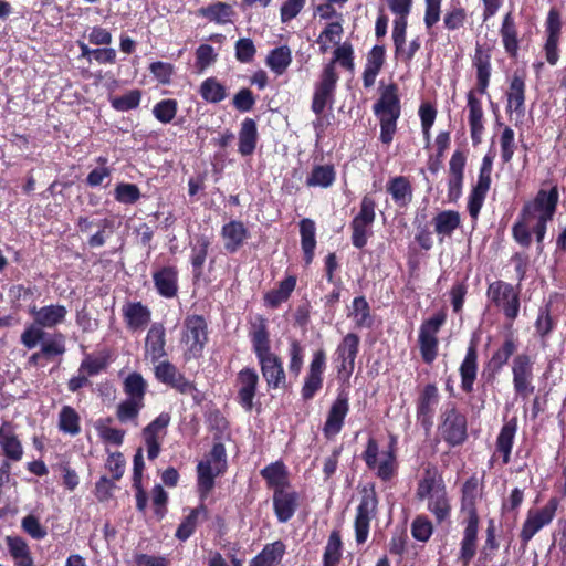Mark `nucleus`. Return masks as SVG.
<instances>
[{
  "instance_id": "obj_1",
  "label": "nucleus",
  "mask_w": 566,
  "mask_h": 566,
  "mask_svg": "<svg viewBox=\"0 0 566 566\" xmlns=\"http://www.w3.org/2000/svg\"><path fill=\"white\" fill-rule=\"evenodd\" d=\"M559 193L557 186L541 188L535 198L527 201L512 228L514 240L522 247L528 248L532 243V233L535 234L537 249L543 250V240L547 222L556 212Z\"/></svg>"
},
{
  "instance_id": "obj_2",
  "label": "nucleus",
  "mask_w": 566,
  "mask_h": 566,
  "mask_svg": "<svg viewBox=\"0 0 566 566\" xmlns=\"http://www.w3.org/2000/svg\"><path fill=\"white\" fill-rule=\"evenodd\" d=\"M250 335L253 352L259 360L262 376L268 386L273 389L284 388L286 377L282 361L276 354L271 352L270 336L262 319L253 325Z\"/></svg>"
},
{
  "instance_id": "obj_3",
  "label": "nucleus",
  "mask_w": 566,
  "mask_h": 566,
  "mask_svg": "<svg viewBox=\"0 0 566 566\" xmlns=\"http://www.w3.org/2000/svg\"><path fill=\"white\" fill-rule=\"evenodd\" d=\"M227 467L226 448L222 443L213 444L211 451L198 463V489L202 495H207L214 485V479Z\"/></svg>"
},
{
  "instance_id": "obj_4",
  "label": "nucleus",
  "mask_w": 566,
  "mask_h": 566,
  "mask_svg": "<svg viewBox=\"0 0 566 566\" xmlns=\"http://www.w3.org/2000/svg\"><path fill=\"white\" fill-rule=\"evenodd\" d=\"M446 319L447 314L440 311L420 325L418 343L421 357L427 364H431L438 355L439 342L437 335Z\"/></svg>"
},
{
  "instance_id": "obj_5",
  "label": "nucleus",
  "mask_w": 566,
  "mask_h": 566,
  "mask_svg": "<svg viewBox=\"0 0 566 566\" xmlns=\"http://www.w3.org/2000/svg\"><path fill=\"white\" fill-rule=\"evenodd\" d=\"M376 201L370 195L363 197L360 210L354 217L350 223L352 242L360 249L367 244L368 238L371 235V226L376 218Z\"/></svg>"
},
{
  "instance_id": "obj_6",
  "label": "nucleus",
  "mask_w": 566,
  "mask_h": 566,
  "mask_svg": "<svg viewBox=\"0 0 566 566\" xmlns=\"http://www.w3.org/2000/svg\"><path fill=\"white\" fill-rule=\"evenodd\" d=\"M558 504V499L552 497L544 506L528 510L520 533L523 544L526 545L543 527L554 520Z\"/></svg>"
},
{
  "instance_id": "obj_7",
  "label": "nucleus",
  "mask_w": 566,
  "mask_h": 566,
  "mask_svg": "<svg viewBox=\"0 0 566 566\" xmlns=\"http://www.w3.org/2000/svg\"><path fill=\"white\" fill-rule=\"evenodd\" d=\"M367 467L375 471L376 475L384 481L390 480L396 472V459L392 450L379 451L378 443L370 438L363 454Z\"/></svg>"
},
{
  "instance_id": "obj_8",
  "label": "nucleus",
  "mask_w": 566,
  "mask_h": 566,
  "mask_svg": "<svg viewBox=\"0 0 566 566\" xmlns=\"http://www.w3.org/2000/svg\"><path fill=\"white\" fill-rule=\"evenodd\" d=\"M337 81L338 75L335 67L333 63H328L323 69L319 81L315 84L314 88L312 111L316 115H321L326 106L333 104Z\"/></svg>"
},
{
  "instance_id": "obj_9",
  "label": "nucleus",
  "mask_w": 566,
  "mask_h": 566,
  "mask_svg": "<svg viewBox=\"0 0 566 566\" xmlns=\"http://www.w3.org/2000/svg\"><path fill=\"white\" fill-rule=\"evenodd\" d=\"M533 367L534 361L526 354L516 355L512 361L514 390L522 399H528L535 390Z\"/></svg>"
},
{
  "instance_id": "obj_10",
  "label": "nucleus",
  "mask_w": 566,
  "mask_h": 566,
  "mask_svg": "<svg viewBox=\"0 0 566 566\" xmlns=\"http://www.w3.org/2000/svg\"><path fill=\"white\" fill-rule=\"evenodd\" d=\"M488 297L504 312L509 319L513 321L517 317L520 298L512 285L503 281L493 282L489 285Z\"/></svg>"
},
{
  "instance_id": "obj_11",
  "label": "nucleus",
  "mask_w": 566,
  "mask_h": 566,
  "mask_svg": "<svg viewBox=\"0 0 566 566\" xmlns=\"http://www.w3.org/2000/svg\"><path fill=\"white\" fill-rule=\"evenodd\" d=\"M207 342V325L199 315H192L185 321L182 343L186 345L187 358L198 357Z\"/></svg>"
},
{
  "instance_id": "obj_12",
  "label": "nucleus",
  "mask_w": 566,
  "mask_h": 566,
  "mask_svg": "<svg viewBox=\"0 0 566 566\" xmlns=\"http://www.w3.org/2000/svg\"><path fill=\"white\" fill-rule=\"evenodd\" d=\"M562 18L560 13L556 9H551L545 22V44L544 53L546 61L551 65H555L559 59V41L562 36Z\"/></svg>"
},
{
  "instance_id": "obj_13",
  "label": "nucleus",
  "mask_w": 566,
  "mask_h": 566,
  "mask_svg": "<svg viewBox=\"0 0 566 566\" xmlns=\"http://www.w3.org/2000/svg\"><path fill=\"white\" fill-rule=\"evenodd\" d=\"M169 423V413L163 412L144 428L143 439L146 446L148 459L154 460L158 457L161 441L167 433V427Z\"/></svg>"
},
{
  "instance_id": "obj_14",
  "label": "nucleus",
  "mask_w": 566,
  "mask_h": 566,
  "mask_svg": "<svg viewBox=\"0 0 566 566\" xmlns=\"http://www.w3.org/2000/svg\"><path fill=\"white\" fill-rule=\"evenodd\" d=\"M443 439L452 446L462 443L467 438V420L454 408L447 410L440 427Z\"/></svg>"
},
{
  "instance_id": "obj_15",
  "label": "nucleus",
  "mask_w": 566,
  "mask_h": 566,
  "mask_svg": "<svg viewBox=\"0 0 566 566\" xmlns=\"http://www.w3.org/2000/svg\"><path fill=\"white\" fill-rule=\"evenodd\" d=\"M326 366V356L323 350L314 353L308 367L307 375L302 387V396L304 399H311L322 388L323 373Z\"/></svg>"
},
{
  "instance_id": "obj_16",
  "label": "nucleus",
  "mask_w": 566,
  "mask_h": 566,
  "mask_svg": "<svg viewBox=\"0 0 566 566\" xmlns=\"http://www.w3.org/2000/svg\"><path fill=\"white\" fill-rule=\"evenodd\" d=\"M0 450L10 461L19 462L23 458V446L17 433L15 424L8 420L0 426Z\"/></svg>"
},
{
  "instance_id": "obj_17",
  "label": "nucleus",
  "mask_w": 566,
  "mask_h": 566,
  "mask_svg": "<svg viewBox=\"0 0 566 566\" xmlns=\"http://www.w3.org/2000/svg\"><path fill=\"white\" fill-rule=\"evenodd\" d=\"M359 337L354 334H347L336 349L337 360L339 361L338 374L348 378L355 367V359L358 353Z\"/></svg>"
},
{
  "instance_id": "obj_18",
  "label": "nucleus",
  "mask_w": 566,
  "mask_h": 566,
  "mask_svg": "<svg viewBox=\"0 0 566 566\" xmlns=\"http://www.w3.org/2000/svg\"><path fill=\"white\" fill-rule=\"evenodd\" d=\"M259 384L258 373L253 368H243L237 377L238 400L248 411L253 408V399Z\"/></svg>"
},
{
  "instance_id": "obj_19",
  "label": "nucleus",
  "mask_w": 566,
  "mask_h": 566,
  "mask_svg": "<svg viewBox=\"0 0 566 566\" xmlns=\"http://www.w3.org/2000/svg\"><path fill=\"white\" fill-rule=\"evenodd\" d=\"M481 497V488L475 476L468 479L462 486L461 513L463 522L479 523L476 503Z\"/></svg>"
},
{
  "instance_id": "obj_20",
  "label": "nucleus",
  "mask_w": 566,
  "mask_h": 566,
  "mask_svg": "<svg viewBox=\"0 0 566 566\" xmlns=\"http://www.w3.org/2000/svg\"><path fill=\"white\" fill-rule=\"evenodd\" d=\"M376 505V496L373 493H369L363 496L361 502L357 507V515L355 518V535L358 544H363L368 537L369 522L374 516Z\"/></svg>"
},
{
  "instance_id": "obj_21",
  "label": "nucleus",
  "mask_w": 566,
  "mask_h": 566,
  "mask_svg": "<svg viewBox=\"0 0 566 566\" xmlns=\"http://www.w3.org/2000/svg\"><path fill=\"white\" fill-rule=\"evenodd\" d=\"M468 120L473 144H480L484 130V113L481 99L476 96L475 91H470L467 95Z\"/></svg>"
},
{
  "instance_id": "obj_22",
  "label": "nucleus",
  "mask_w": 566,
  "mask_h": 566,
  "mask_svg": "<svg viewBox=\"0 0 566 566\" xmlns=\"http://www.w3.org/2000/svg\"><path fill=\"white\" fill-rule=\"evenodd\" d=\"M348 397L345 394H339L327 415V419L323 428L325 437H335L342 430L344 419L348 413Z\"/></svg>"
},
{
  "instance_id": "obj_23",
  "label": "nucleus",
  "mask_w": 566,
  "mask_h": 566,
  "mask_svg": "<svg viewBox=\"0 0 566 566\" xmlns=\"http://www.w3.org/2000/svg\"><path fill=\"white\" fill-rule=\"evenodd\" d=\"M30 313L39 326L52 328L65 319L67 310L63 305H48L40 308L33 306Z\"/></svg>"
},
{
  "instance_id": "obj_24",
  "label": "nucleus",
  "mask_w": 566,
  "mask_h": 566,
  "mask_svg": "<svg viewBox=\"0 0 566 566\" xmlns=\"http://www.w3.org/2000/svg\"><path fill=\"white\" fill-rule=\"evenodd\" d=\"M374 111L377 116H400V101L396 84H390L382 88L380 98L374 105Z\"/></svg>"
},
{
  "instance_id": "obj_25",
  "label": "nucleus",
  "mask_w": 566,
  "mask_h": 566,
  "mask_svg": "<svg viewBox=\"0 0 566 566\" xmlns=\"http://www.w3.org/2000/svg\"><path fill=\"white\" fill-rule=\"evenodd\" d=\"M507 111L515 112L518 116L525 114V80L522 75L515 73L506 91Z\"/></svg>"
},
{
  "instance_id": "obj_26",
  "label": "nucleus",
  "mask_w": 566,
  "mask_h": 566,
  "mask_svg": "<svg viewBox=\"0 0 566 566\" xmlns=\"http://www.w3.org/2000/svg\"><path fill=\"white\" fill-rule=\"evenodd\" d=\"M273 505L277 520L285 523L293 516L297 507V495L285 489L276 490L273 495Z\"/></svg>"
},
{
  "instance_id": "obj_27",
  "label": "nucleus",
  "mask_w": 566,
  "mask_h": 566,
  "mask_svg": "<svg viewBox=\"0 0 566 566\" xmlns=\"http://www.w3.org/2000/svg\"><path fill=\"white\" fill-rule=\"evenodd\" d=\"M390 12L395 15L392 23L394 35L401 40L403 29L408 27V17L411 12L413 0H385Z\"/></svg>"
},
{
  "instance_id": "obj_28",
  "label": "nucleus",
  "mask_w": 566,
  "mask_h": 566,
  "mask_svg": "<svg viewBox=\"0 0 566 566\" xmlns=\"http://www.w3.org/2000/svg\"><path fill=\"white\" fill-rule=\"evenodd\" d=\"M165 328L161 324H154L146 336L145 352L153 363L166 356Z\"/></svg>"
},
{
  "instance_id": "obj_29",
  "label": "nucleus",
  "mask_w": 566,
  "mask_h": 566,
  "mask_svg": "<svg viewBox=\"0 0 566 566\" xmlns=\"http://www.w3.org/2000/svg\"><path fill=\"white\" fill-rule=\"evenodd\" d=\"M438 402L439 391L437 386L432 384L426 385L417 400L418 417L421 418L422 421L430 422Z\"/></svg>"
},
{
  "instance_id": "obj_30",
  "label": "nucleus",
  "mask_w": 566,
  "mask_h": 566,
  "mask_svg": "<svg viewBox=\"0 0 566 566\" xmlns=\"http://www.w3.org/2000/svg\"><path fill=\"white\" fill-rule=\"evenodd\" d=\"M221 235L224 241V249L233 253L248 239V229L240 221H230L222 227Z\"/></svg>"
},
{
  "instance_id": "obj_31",
  "label": "nucleus",
  "mask_w": 566,
  "mask_h": 566,
  "mask_svg": "<svg viewBox=\"0 0 566 566\" xmlns=\"http://www.w3.org/2000/svg\"><path fill=\"white\" fill-rule=\"evenodd\" d=\"M461 218L458 211L444 210L436 214L432 219L434 232L442 242L444 238L451 237L453 231L460 227Z\"/></svg>"
},
{
  "instance_id": "obj_32",
  "label": "nucleus",
  "mask_w": 566,
  "mask_h": 566,
  "mask_svg": "<svg viewBox=\"0 0 566 566\" xmlns=\"http://www.w3.org/2000/svg\"><path fill=\"white\" fill-rule=\"evenodd\" d=\"M385 46L375 45L367 55V63L363 73V83L365 87H371L385 63Z\"/></svg>"
},
{
  "instance_id": "obj_33",
  "label": "nucleus",
  "mask_w": 566,
  "mask_h": 566,
  "mask_svg": "<svg viewBox=\"0 0 566 566\" xmlns=\"http://www.w3.org/2000/svg\"><path fill=\"white\" fill-rule=\"evenodd\" d=\"M153 279L155 286L161 296L170 298L177 294L178 272L175 268H163L154 273Z\"/></svg>"
},
{
  "instance_id": "obj_34",
  "label": "nucleus",
  "mask_w": 566,
  "mask_h": 566,
  "mask_svg": "<svg viewBox=\"0 0 566 566\" xmlns=\"http://www.w3.org/2000/svg\"><path fill=\"white\" fill-rule=\"evenodd\" d=\"M478 370V353L475 346L471 345L467 355L460 366L461 375V387L465 392H470L473 389V384L476 377Z\"/></svg>"
},
{
  "instance_id": "obj_35",
  "label": "nucleus",
  "mask_w": 566,
  "mask_h": 566,
  "mask_svg": "<svg viewBox=\"0 0 566 566\" xmlns=\"http://www.w3.org/2000/svg\"><path fill=\"white\" fill-rule=\"evenodd\" d=\"M463 523L465 526L463 531V538L461 541L459 560L462 562L463 566H469L471 559L474 557L476 553L479 523Z\"/></svg>"
},
{
  "instance_id": "obj_36",
  "label": "nucleus",
  "mask_w": 566,
  "mask_h": 566,
  "mask_svg": "<svg viewBox=\"0 0 566 566\" xmlns=\"http://www.w3.org/2000/svg\"><path fill=\"white\" fill-rule=\"evenodd\" d=\"M474 65L476 67V90L483 95L486 92L491 75L490 54L481 46L475 49Z\"/></svg>"
},
{
  "instance_id": "obj_37",
  "label": "nucleus",
  "mask_w": 566,
  "mask_h": 566,
  "mask_svg": "<svg viewBox=\"0 0 566 566\" xmlns=\"http://www.w3.org/2000/svg\"><path fill=\"white\" fill-rule=\"evenodd\" d=\"M285 553V545L281 541H275L264 546L251 562L249 566H275L280 563Z\"/></svg>"
},
{
  "instance_id": "obj_38",
  "label": "nucleus",
  "mask_w": 566,
  "mask_h": 566,
  "mask_svg": "<svg viewBox=\"0 0 566 566\" xmlns=\"http://www.w3.org/2000/svg\"><path fill=\"white\" fill-rule=\"evenodd\" d=\"M258 143V129L256 124L251 118H245L239 132V153L242 156L251 155Z\"/></svg>"
},
{
  "instance_id": "obj_39",
  "label": "nucleus",
  "mask_w": 566,
  "mask_h": 566,
  "mask_svg": "<svg viewBox=\"0 0 566 566\" xmlns=\"http://www.w3.org/2000/svg\"><path fill=\"white\" fill-rule=\"evenodd\" d=\"M446 486L440 479L436 468L428 467L423 476L420 479L417 488V496L420 500L432 496L437 491L444 490Z\"/></svg>"
},
{
  "instance_id": "obj_40",
  "label": "nucleus",
  "mask_w": 566,
  "mask_h": 566,
  "mask_svg": "<svg viewBox=\"0 0 566 566\" xmlns=\"http://www.w3.org/2000/svg\"><path fill=\"white\" fill-rule=\"evenodd\" d=\"M124 317L132 329L144 328L150 321V312L142 303H129L123 308Z\"/></svg>"
},
{
  "instance_id": "obj_41",
  "label": "nucleus",
  "mask_w": 566,
  "mask_h": 566,
  "mask_svg": "<svg viewBox=\"0 0 566 566\" xmlns=\"http://www.w3.org/2000/svg\"><path fill=\"white\" fill-rule=\"evenodd\" d=\"M7 545L15 566H33L34 562L25 541L18 536H8Z\"/></svg>"
},
{
  "instance_id": "obj_42",
  "label": "nucleus",
  "mask_w": 566,
  "mask_h": 566,
  "mask_svg": "<svg viewBox=\"0 0 566 566\" xmlns=\"http://www.w3.org/2000/svg\"><path fill=\"white\" fill-rule=\"evenodd\" d=\"M387 191L399 207L407 206L412 198V189L406 177H395L387 184Z\"/></svg>"
},
{
  "instance_id": "obj_43",
  "label": "nucleus",
  "mask_w": 566,
  "mask_h": 566,
  "mask_svg": "<svg viewBox=\"0 0 566 566\" xmlns=\"http://www.w3.org/2000/svg\"><path fill=\"white\" fill-rule=\"evenodd\" d=\"M57 428L69 436H76L81 432V418L77 411L71 406H63L59 412Z\"/></svg>"
},
{
  "instance_id": "obj_44",
  "label": "nucleus",
  "mask_w": 566,
  "mask_h": 566,
  "mask_svg": "<svg viewBox=\"0 0 566 566\" xmlns=\"http://www.w3.org/2000/svg\"><path fill=\"white\" fill-rule=\"evenodd\" d=\"M301 243L304 252V260L310 264L314 256L316 247L315 223L311 219H303L300 223Z\"/></svg>"
},
{
  "instance_id": "obj_45",
  "label": "nucleus",
  "mask_w": 566,
  "mask_h": 566,
  "mask_svg": "<svg viewBox=\"0 0 566 566\" xmlns=\"http://www.w3.org/2000/svg\"><path fill=\"white\" fill-rule=\"evenodd\" d=\"M428 510L434 515L438 523L443 522L450 516L451 504L446 489L439 490L432 496L428 497Z\"/></svg>"
},
{
  "instance_id": "obj_46",
  "label": "nucleus",
  "mask_w": 566,
  "mask_h": 566,
  "mask_svg": "<svg viewBox=\"0 0 566 566\" xmlns=\"http://www.w3.org/2000/svg\"><path fill=\"white\" fill-rule=\"evenodd\" d=\"M500 34H501L505 51L511 56H516L517 50H518V39H517V31L515 28V23H514V20L512 18L511 13H507L504 17L503 23H502V27L500 30Z\"/></svg>"
},
{
  "instance_id": "obj_47",
  "label": "nucleus",
  "mask_w": 566,
  "mask_h": 566,
  "mask_svg": "<svg viewBox=\"0 0 566 566\" xmlns=\"http://www.w3.org/2000/svg\"><path fill=\"white\" fill-rule=\"evenodd\" d=\"M292 62V52L289 46L282 45L272 50L266 57V65L276 75H282Z\"/></svg>"
},
{
  "instance_id": "obj_48",
  "label": "nucleus",
  "mask_w": 566,
  "mask_h": 566,
  "mask_svg": "<svg viewBox=\"0 0 566 566\" xmlns=\"http://www.w3.org/2000/svg\"><path fill=\"white\" fill-rule=\"evenodd\" d=\"M199 14L219 24L231 22L234 11L224 2H217L199 10Z\"/></svg>"
},
{
  "instance_id": "obj_49",
  "label": "nucleus",
  "mask_w": 566,
  "mask_h": 566,
  "mask_svg": "<svg viewBox=\"0 0 566 566\" xmlns=\"http://www.w3.org/2000/svg\"><path fill=\"white\" fill-rule=\"evenodd\" d=\"M516 432V421L511 420L502 427L496 440V449L503 454V462L509 463Z\"/></svg>"
},
{
  "instance_id": "obj_50",
  "label": "nucleus",
  "mask_w": 566,
  "mask_h": 566,
  "mask_svg": "<svg viewBox=\"0 0 566 566\" xmlns=\"http://www.w3.org/2000/svg\"><path fill=\"white\" fill-rule=\"evenodd\" d=\"M343 32V25L339 21L328 23L317 38L321 53L325 54L332 44H339Z\"/></svg>"
},
{
  "instance_id": "obj_51",
  "label": "nucleus",
  "mask_w": 566,
  "mask_h": 566,
  "mask_svg": "<svg viewBox=\"0 0 566 566\" xmlns=\"http://www.w3.org/2000/svg\"><path fill=\"white\" fill-rule=\"evenodd\" d=\"M199 93L208 103H220L227 97L226 87L216 77L205 80L199 87Z\"/></svg>"
},
{
  "instance_id": "obj_52",
  "label": "nucleus",
  "mask_w": 566,
  "mask_h": 566,
  "mask_svg": "<svg viewBox=\"0 0 566 566\" xmlns=\"http://www.w3.org/2000/svg\"><path fill=\"white\" fill-rule=\"evenodd\" d=\"M335 177L336 174L333 166H316L312 169L310 176L307 177L306 185L308 187L327 188L333 185Z\"/></svg>"
},
{
  "instance_id": "obj_53",
  "label": "nucleus",
  "mask_w": 566,
  "mask_h": 566,
  "mask_svg": "<svg viewBox=\"0 0 566 566\" xmlns=\"http://www.w3.org/2000/svg\"><path fill=\"white\" fill-rule=\"evenodd\" d=\"M147 381L138 373L129 374L124 380V392L127 398L144 402Z\"/></svg>"
},
{
  "instance_id": "obj_54",
  "label": "nucleus",
  "mask_w": 566,
  "mask_h": 566,
  "mask_svg": "<svg viewBox=\"0 0 566 566\" xmlns=\"http://www.w3.org/2000/svg\"><path fill=\"white\" fill-rule=\"evenodd\" d=\"M348 316L357 327H369L373 323L369 305L363 296L354 298Z\"/></svg>"
},
{
  "instance_id": "obj_55",
  "label": "nucleus",
  "mask_w": 566,
  "mask_h": 566,
  "mask_svg": "<svg viewBox=\"0 0 566 566\" xmlns=\"http://www.w3.org/2000/svg\"><path fill=\"white\" fill-rule=\"evenodd\" d=\"M210 239L205 235L196 238V243L192 247L191 264L196 276L201 275L202 266L206 262L208 249L210 247Z\"/></svg>"
},
{
  "instance_id": "obj_56",
  "label": "nucleus",
  "mask_w": 566,
  "mask_h": 566,
  "mask_svg": "<svg viewBox=\"0 0 566 566\" xmlns=\"http://www.w3.org/2000/svg\"><path fill=\"white\" fill-rule=\"evenodd\" d=\"M295 285L296 280L294 276L286 277L280 283L276 290H273L265 295V302L272 307L277 306L287 300Z\"/></svg>"
},
{
  "instance_id": "obj_57",
  "label": "nucleus",
  "mask_w": 566,
  "mask_h": 566,
  "mask_svg": "<svg viewBox=\"0 0 566 566\" xmlns=\"http://www.w3.org/2000/svg\"><path fill=\"white\" fill-rule=\"evenodd\" d=\"M406 31L407 29H403L401 40L395 38L392 34V41L396 49V54L399 55L405 62H410L418 50L421 46V40L419 36L412 39L408 44H406Z\"/></svg>"
},
{
  "instance_id": "obj_58",
  "label": "nucleus",
  "mask_w": 566,
  "mask_h": 566,
  "mask_svg": "<svg viewBox=\"0 0 566 566\" xmlns=\"http://www.w3.org/2000/svg\"><path fill=\"white\" fill-rule=\"evenodd\" d=\"M262 476L274 490L284 489L286 484L285 468L282 463H272L261 471Z\"/></svg>"
},
{
  "instance_id": "obj_59",
  "label": "nucleus",
  "mask_w": 566,
  "mask_h": 566,
  "mask_svg": "<svg viewBox=\"0 0 566 566\" xmlns=\"http://www.w3.org/2000/svg\"><path fill=\"white\" fill-rule=\"evenodd\" d=\"M490 186L491 185L488 184L476 182L473 187L468 199V210L472 218L475 219L479 216Z\"/></svg>"
},
{
  "instance_id": "obj_60",
  "label": "nucleus",
  "mask_w": 566,
  "mask_h": 566,
  "mask_svg": "<svg viewBox=\"0 0 566 566\" xmlns=\"http://www.w3.org/2000/svg\"><path fill=\"white\" fill-rule=\"evenodd\" d=\"M342 556V541L339 533L334 531L328 537L327 545L324 552L323 566H337Z\"/></svg>"
},
{
  "instance_id": "obj_61",
  "label": "nucleus",
  "mask_w": 566,
  "mask_h": 566,
  "mask_svg": "<svg viewBox=\"0 0 566 566\" xmlns=\"http://www.w3.org/2000/svg\"><path fill=\"white\" fill-rule=\"evenodd\" d=\"M205 514L206 510L202 506L191 510L178 526L176 531V537L180 541H186L189 538L196 530L199 516Z\"/></svg>"
},
{
  "instance_id": "obj_62",
  "label": "nucleus",
  "mask_w": 566,
  "mask_h": 566,
  "mask_svg": "<svg viewBox=\"0 0 566 566\" xmlns=\"http://www.w3.org/2000/svg\"><path fill=\"white\" fill-rule=\"evenodd\" d=\"M65 352V340L62 334L48 335L41 343V353L44 357L51 358L63 355Z\"/></svg>"
},
{
  "instance_id": "obj_63",
  "label": "nucleus",
  "mask_w": 566,
  "mask_h": 566,
  "mask_svg": "<svg viewBox=\"0 0 566 566\" xmlns=\"http://www.w3.org/2000/svg\"><path fill=\"white\" fill-rule=\"evenodd\" d=\"M468 21V13L460 6L451 7L443 17L444 28L449 31H455L464 27Z\"/></svg>"
},
{
  "instance_id": "obj_64",
  "label": "nucleus",
  "mask_w": 566,
  "mask_h": 566,
  "mask_svg": "<svg viewBox=\"0 0 566 566\" xmlns=\"http://www.w3.org/2000/svg\"><path fill=\"white\" fill-rule=\"evenodd\" d=\"M144 408V402L126 398L117 406L116 416L120 422L135 420L139 411Z\"/></svg>"
}]
</instances>
